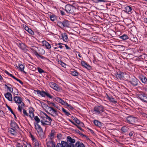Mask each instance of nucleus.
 Masks as SVG:
<instances>
[{"instance_id": "22", "label": "nucleus", "mask_w": 147, "mask_h": 147, "mask_svg": "<svg viewBox=\"0 0 147 147\" xmlns=\"http://www.w3.org/2000/svg\"><path fill=\"white\" fill-rule=\"evenodd\" d=\"M42 44L43 46L45 47L47 49H50L51 47V45L46 41H43Z\"/></svg>"}, {"instance_id": "60", "label": "nucleus", "mask_w": 147, "mask_h": 147, "mask_svg": "<svg viewBox=\"0 0 147 147\" xmlns=\"http://www.w3.org/2000/svg\"><path fill=\"white\" fill-rule=\"evenodd\" d=\"M133 39L134 40H132L135 42H137L138 41V40L136 37H134Z\"/></svg>"}, {"instance_id": "14", "label": "nucleus", "mask_w": 147, "mask_h": 147, "mask_svg": "<svg viewBox=\"0 0 147 147\" xmlns=\"http://www.w3.org/2000/svg\"><path fill=\"white\" fill-rule=\"evenodd\" d=\"M59 34L61 36V37H62V38L63 39V41L65 42H67L68 41L67 36L66 33H64L61 34L59 33Z\"/></svg>"}, {"instance_id": "4", "label": "nucleus", "mask_w": 147, "mask_h": 147, "mask_svg": "<svg viewBox=\"0 0 147 147\" xmlns=\"http://www.w3.org/2000/svg\"><path fill=\"white\" fill-rule=\"evenodd\" d=\"M75 142V140L72 138L71 137L68 136L67 137V142L66 146L67 147H74L73 144Z\"/></svg>"}, {"instance_id": "30", "label": "nucleus", "mask_w": 147, "mask_h": 147, "mask_svg": "<svg viewBox=\"0 0 147 147\" xmlns=\"http://www.w3.org/2000/svg\"><path fill=\"white\" fill-rule=\"evenodd\" d=\"M132 10L131 8V7L127 6L125 8V10L124 11L127 13H129Z\"/></svg>"}, {"instance_id": "40", "label": "nucleus", "mask_w": 147, "mask_h": 147, "mask_svg": "<svg viewBox=\"0 0 147 147\" xmlns=\"http://www.w3.org/2000/svg\"><path fill=\"white\" fill-rule=\"evenodd\" d=\"M11 126L14 128L17 127V124L14 122H12L11 124Z\"/></svg>"}, {"instance_id": "17", "label": "nucleus", "mask_w": 147, "mask_h": 147, "mask_svg": "<svg viewBox=\"0 0 147 147\" xmlns=\"http://www.w3.org/2000/svg\"><path fill=\"white\" fill-rule=\"evenodd\" d=\"M5 97L9 101L12 100V97L11 94L9 92L5 94Z\"/></svg>"}, {"instance_id": "47", "label": "nucleus", "mask_w": 147, "mask_h": 147, "mask_svg": "<svg viewBox=\"0 0 147 147\" xmlns=\"http://www.w3.org/2000/svg\"><path fill=\"white\" fill-rule=\"evenodd\" d=\"M57 137L59 140H60L61 139L62 135L61 134H57Z\"/></svg>"}, {"instance_id": "13", "label": "nucleus", "mask_w": 147, "mask_h": 147, "mask_svg": "<svg viewBox=\"0 0 147 147\" xmlns=\"http://www.w3.org/2000/svg\"><path fill=\"white\" fill-rule=\"evenodd\" d=\"M140 99L143 101L147 102V95L144 94H140L139 96Z\"/></svg>"}, {"instance_id": "44", "label": "nucleus", "mask_w": 147, "mask_h": 147, "mask_svg": "<svg viewBox=\"0 0 147 147\" xmlns=\"http://www.w3.org/2000/svg\"><path fill=\"white\" fill-rule=\"evenodd\" d=\"M34 119L35 121L36 122V123L38 124V123L40 121V119L37 116H35L34 118Z\"/></svg>"}, {"instance_id": "35", "label": "nucleus", "mask_w": 147, "mask_h": 147, "mask_svg": "<svg viewBox=\"0 0 147 147\" xmlns=\"http://www.w3.org/2000/svg\"><path fill=\"white\" fill-rule=\"evenodd\" d=\"M71 74L74 76H77L79 74L78 73L76 70L71 71Z\"/></svg>"}, {"instance_id": "8", "label": "nucleus", "mask_w": 147, "mask_h": 147, "mask_svg": "<svg viewBox=\"0 0 147 147\" xmlns=\"http://www.w3.org/2000/svg\"><path fill=\"white\" fill-rule=\"evenodd\" d=\"M129 82L133 86H137L138 84V80L134 77H132L131 78Z\"/></svg>"}, {"instance_id": "18", "label": "nucleus", "mask_w": 147, "mask_h": 147, "mask_svg": "<svg viewBox=\"0 0 147 147\" xmlns=\"http://www.w3.org/2000/svg\"><path fill=\"white\" fill-rule=\"evenodd\" d=\"M55 135V131L54 129H53L51 131L50 135L49 136V139L52 140L54 138Z\"/></svg>"}, {"instance_id": "23", "label": "nucleus", "mask_w": 147, "mask_h": 147, "mask_svg": "<svg viewBox=\"0 0 147 147\" xmlns=\"http://www.w3.org/2000/svg\"><path fill=\"white\" fill-rule=\"evenodd\" d=\"M82 65L85 68L87 69H90L91 68L90 66L87 63L84 61H82L81 62Z\"/></svg>"}, {"instance_id": "9", "label": "nucleus", "mask_w": 147, "mask_h": 147, "mask_svg": "<svg viewBox=\"0 0 147 147\" xmlns=\"http://www.w3.org/2000/svg\"><path fill=\"white\" fill-rule=\"evenodd\" d=\"M42 107L43 108H45L49 110L50 113H55V110L52 107H49L46 104L43 103L42 104Z\"/></svg>"}, {"instance_id": "11", "label": "nucleus", "mask_w": 147, "mask_h": 147, "mask_svg": "<svg viewBox=\"0 0 147 147\" xmlns=\"http://www.w3.org/2000/svg\"><path fill=\"white\" fill-rule=\"evenodd\" d=\"M56 9H57V14L59 15L61 14L62 15H65L64 12L63 11V8L61 7L57 6H56Z\"/></svg>"}, {"instance_id": "53", "label": "nucleus", "mask_w": 147, "mask_h": 147, "mask_svg": "<svg viewBox=\"0 0 147 147\" xmlns=\"http://www.w3.org/2000/svg\"><path fill=\"white\" fill-rule=\"evenodd\" d=\"M50 18L51 19V20L52 21H54L55 20V18L53 16H50Z\"/></svg>"}, {"instance_id": "58", "label": "nucleus", "mask_w": 147, "mask_h": 147, "mask_svg": "<svg viewBox=\"0 0 147 147\" xmlns=\"http://www.w3.org/2000/svg\"><path fill=\"white\" fill-rule=\"evenodd\" d=\"M63 45H65V46L67 49H70V48L67 45L64 44H63Z\"/></svg>"}, {"instance_id": "57", "label": "nucleus", "mask_w": 147, "mask_h": 147, "mask_svg": "<svg viewBox=\"0 0 147 147\" xmlns=\"http://www.w3.org/2000/svg\"><path fill=\"white\" fill-rule=\"evenodd\" d=\"M0 115H4L5 113L2 111L0 110Z\"/></svg>"}, {"instance_id": "15", "label": "nucleus", "mask_w": 147, "mask_h": 147, "mask_svg": "<svg viewBox=\"0 0 147 147\" xmlns=\"http://www.w3.org/2000/svg\"><path fill=\"white\" fill-rule=\"evenodd\" d=\"M139 78L143 83L144 84L147 83V79L145 77L142 75H140L139 76Z\"/></svg>"}, {"instance_id": "20", "label": "nucleus", "mask_w": 147, "mask_h": 147, "mask_svg": "<svg viewBox=\"0 0 147 147\" xmlns=\"http://www.w3.org/2000/svg\"><path fill=\"white\" fill-rule=\"evenodd\" d=\"M66 144L65 141H62L61 143H59L57 144L56 147H67L66 146Z\"/></svg>"}, {"instance_id": "56", "label": "nucleus", "mask_w": 147, "mask_h": 147, "mask_svg": "<svg viewBox=\"0 0 147 147\" xmlns=\"http://www.w3.org/2000/svg\"><path fill=\"white\" fill-rule=\"evenodd\" d=\"M23 27L24 28L26 31H27L28 30L29 28L26 25H24Z\"/></svg>"}, {"instance_id": "2", "label": "nucleus", "mask_w": 147, "mask_h": 147, "mask_svg": "<svg viewBox=\"0 0 147 147\" xmlns=\"http://www.w3.org/2000/svg\"><path fill=\"white\" fill-rule=\"evenodd\" d=\"M45 116H42L40 117V121L43 125H49L51 121V118L48 116L46 114H44Z\"/></svg>"}, {"instance_id": "43", "label": "nucleus", "mask_w": 147, "mask_h": 147, "mask_svg": "<svg viewBox=\"0 0 147 147\" xmlns=\"http://www.w3.org/2000/svg\"><path fill=\"white\" fill-rule=\"evenodd\" d=\"M62 111L65 113V114L67 115V116H69V115H70V113L68 112L65 109H64L63 108L62 109Z\"/></svg>"}, {"instance_id": "41", "label": "nucleus", "mask_w": 147, "mask_h": 147, "mask_svg": "<svg viewBox=\"0 0 147 147\" xmlns=\"http://www.w3.org/2000/svg\"><path fill=\"white\" fill-rule=\"evenodd\" d=\"M49 85L50 86L54 89H55V84L53 82H50L49 83Z\"/></svg>"}, {"instance_id": "7", "label": "nucleus", "mask_w": 147, "mask_h": 147, "mask_svg": "<svg viewBox=\"0 0 147 147\" xmlns=\"http://www.w3.org/2000/svg\"><path fill=\"white\" fill-rule=\"evenodd\" d=\"M126 119L127 122L131 124H134L137 121L136 118L131 116L127 117Z\"/></svg>"}, {"instance_id": "37", "label": "nucleus", "mask_w": 147, "mask_h": 147, "mask_svg": "<svg viewBox=\"0 0 147 147\" xmlns=\"http://www.w3.org/2000/svg\"><path fill=\"white\" fill-rule=\"evenodd\" d=\"M19 68L20 70L23 71L24 72L26 73L23 70L24 69V66L21 63L19 64Z\"/></svg>"}, {"instance_id": "46", "label": "nucleus", "mask_w": 147, "mask_h": 147, "mask_svg": "<svg viewBox=\"0 0 147 147\" xmlns=\"http://www.w3.org/2000/svg\"><path fill=\"white\" fill-rule=\"evenodd\" d=\"M8 109L11 112V113L13 114L14 115H15V114L14 113L13 111L7 105H6Z\"/></svg>"}, {"instance_id": "34", "label": "nucleus", "mask_w": 147, "mask_h": 147, "mask_svg": "<svg viewBox=\"0 0 147 147\" xmlns=\"http://www.w3.org/2000/svg\"><path fill=\"white\" fill-rule=\"evenodd\" d=\"M119 38L121 39H122L123 40H125L128 39L129 38L125 34H124L123 35L120 36V37H119Z\"/></svg>"}, {"instance_id": "24", "label": "nucleus", "mask_w": 147, "mask_h": 147, "mask_svg": "<svg viewBox=\"0 0 147 147\" xmlns=\"http://www.w3.org/2000/svg\"><path fill=\"white\" fill-rule=\"evenodd\" d=\"M107 99L111 102L114 104L117 103V101L115 100V98L113 97L112 96H109L108 95H107Z\"/></svg>"}, {"instance_id": "21", "label": "nucleus", "mask_w": 147, "mask_h": 147, "mask_svg": "<svg viewBox=\"0 0 147 147\" xmlns=\"http://www.w3.org/2000/svg\"><path fill=\"white\" fill-rule=\"evenodd\" d=\"M124 74L123 73H121L120 74H118L117 73L115 74L116 77L119 79H121L123 78L124 77L123 75Z\"/></svg>"}, {"instance_id": "50", "label": "nucleus", "mask_w": 147, "mask_h": 147, "mask_svg": "<svg viewBox=\"0 0 147 147\" xmlns=\"http://www.w3.org/2000/svg\"><path fill=\"white\" fill-rule=\"evenodd\" d=\"M93 1L95 3H98L99 2H105L104 0H93Z\"/></svg>"}, {"instance_id": "38", "label": "nucleus", "mask_w": 147, "mask_h": 147, "mask_svg": "<svg viewBox=\"0 0 147 147\" xmlns=\"http://www.w3.org/2000/svg\"><path fill=\"white\" fill-rule=\"evenodd\" d=\"M5 87H6L7 89L8 90H9L10 92H12L13 91V89L11 88L9 86H7V85L6 84H5Z\"/></svg>"}, {"instance_id": "27", "label": "nucleus", "mask_w": 147, "mask_h": 147, "mask_svg": "<svg viewBox=\"0 0 147 147\" xmlns=\"http://www.w3.org/2000/svg\"><path fill=\"white\" fill-rule=\"evenodd\" d=\"M33 143L35 147H41L40 143L37 140H35L34 141H33Z\"/></svg>"}, {"instance_id": "48", "label": "nucleus", "mask_w": 147, "mask_h": 147, "mask_svg": "<svg viewBox=\"0 0 147 147\" xmlns=\"http://www.w3.org/2000/svg\"><path fill=\"white\" fill-rule=\"evenodd\" d=\"M24 146L25 147H32L30 144L27 143H26L24 144Z\"/></svg>"}, {"instance_id": "64", "label": "nucleus", "mask_w": 147, "mask_h": 147, "mask_svg": "<svg viewBox=\"0 0 147 147\" xmlns=\"http://www.w3.org/2000/svg\"><path fill=\"white\" fill-rule=\"evenodd\" d=\"M60 37V35L56 34V38L59 39V38H61Z\"/></svg>"}, {"instance_id": "33", "label": "nucleus", "mask_w": 147, "mask_h": 147, "mask_svg": "<svg viewBox=\"0 0 147 147\" xmlns=\"http://www.w3.org/2000/svg\"><path fill=\"white\" fill-rule=\"evenodd\" d=\"M63 44L59 43L58 44H56V50L57 49L60 48L61 49L63 48V46L61 45Z\"/></svg>"}, {"instance_id": "28", "label": "nucleus", "mask_w": 147, "mask_h": 147, "mask_svg": "<svg viewBox=\"0 0 147 147\" xmlns=\"http://www.w3.org/2000/svg\"><path fill=\"white\" fill-rule=\"evenodd\" d=\"M9 132L13 135L15 136L16 135V132L14 128H11L9 129Z\"/></svg>"}, {"instance_id": "12", "label": "nucleus", "mask_w": 147, "mask_h": 147, "mask_svg": "<svg viewBox=\"0 0 147 147\" xmlns=\"http://www.w3.org/2000/svg\"><path fill=\"white\" fill-rule=\"evenodd\" d=\"M61 18L58 16H56V24L57 23V25L61 28H63V22H62L60 20Z\"/></svg>"}, {"instance_id": "5", "label": "nucleus", "mask_w": 147, "mask_h": 147, "mask_svg": "<svg viewBox=\"0 0 147 147\" xmlns=\"http://www.w3.org/2000/svg\"><path fill=\"white\" fill-rule=\"evenodd\" d=\"M35 128L37 130V132L39 133L40 138H43L44 137V133L41 127L38 123L35 124Z\"/></svg>"}, {"instance_id": "31", "label": "nucleus", "mask_w": 147, "mask_h": 147, "mask_svg": "<svg viewBox=\"0 0 147 147\" xmlns=\"http://www.w3.org/2000/svg\"><path fill=\"white\" fill-rule=\"evenodd\" d=\"M29 116L30 117H33L34 116V113H33V109L32 108H29Z\"/></svg>"}, {"instance_id": "52", "label": "nucleus", "mask_w": 147, "mask_h": 147, "mask_svg": "<svg viewBox=\"0 0 147 147\" xmlns=\"http://www.w3.org/2000/svg\"><path fill=\"white\" fill-rule=\"evenodd\" d=\"M74 120L78 124L80 123V121L77 118H76Z\"/></svg>"}, {"instance_id": "61", "label": "nucleus", "mask_w": 147, "mask_h": 147, "mask_svg": "<svg viewBox=\"0 0 147 147\" xmlns=\"http://www.w3.org/2000/svg\"><path fill=\"white\" fill-rule=\"evenodd\" d=\"M31 138H32V140H33V141H35V140H36L35 138L34 137V136L33 135H31Z\"/></svg>"}, {"instance_id": "3", "label": "nucleus", "mask_w": 147, "mask_h": 147, "mask_svg": "<svg viewBox=\"0 0 147 147\" xmlns=\"http://www.w3.org/2000/svg\"><path fill=\"white\" fill-rule=\"evenodd\" d=\"M76 10V7L72 5L67 4L65 6V10L67 13H73Z\"/></svg>"}, {"instance_id": "25", "label": "nucleus", "mask_w": 147, "mask_h": 147, "mask_svg": "<svg viewBox=\"0 0 147 147\" xmlns=\"http://www.w3.org/2000/svg\"><path fill=\"white\" fill-rule=\"evenodd\" d=\"M18 47L22 49L25 51L26 49V46L23 43H19L18 45Z\"/></svg>"}, {"instance_id": "45", "label": "nucleus", "mask_w": 147, "mask_h": 147, "mask_svg": "<svg viewBox=\"0 0 147 147\" xmlns=\"http://www.w3.org/2000/svg\"><path fill=\"white\" fill-rule=\"evenodd\" d=\"M61 90V88L59 87L58 85L56 84V91H60Z\"/></svg>"}, {"instance_id": "36", "label": "nucleus", "mask_w": 147, "mask_h": 147, "mask_svg": "<svg viewBox=\"0 0 147 147\" xmlns=\"http://www.w3.org/2000/svg\"><path fill=\"white\" fill-rule=\"evenodd\" d=\"M63 27H68L69 26V22L67 20H65L63 22Z\"/></svg>"}, {"instance_id": "39", "label": "nucleus", "mask_w": 147, "mask_h": 147, "mask_svg": "<svg viewBox=\"0 0 147 147\" xmlns=\"http://www.w3.org/2000/svg\"><path fill=\"white\" fill-rule=\"evenodd\" d=\"M66 104L65 105L67 106L69 109L72 110L74 108L70 105L68 104L66 102Z\"/></svg>"}, {"instance_id": "49", "label": "nucleus", "mask_w": 147, "mask_h": 147, "mask_svg": "<svg viewBox=\"0 0 147 147\" xmlns=\"http://www.w3.org/2000/svg\"><path fill=\"white\" fill-rule=\"evenodd\" d=\"M30 34H34V32L31 29L29 28L27 31Z\"/></svg>"}, {"instance_id": "1", "label": "nucleus", "mask_w": 147, "mask_h": 147, "mask_svg": "<svg viewBox=\"0 0 147 147\" xmlns=\"http://www.w3.org/2000/svg\"><path fill=\"white\" fill-rule=\"evenodd\" d=\"M14 101L16 103L19 104L18 110L20 112L22 111V109L24 106V104L22 102V99L18 96H15L14 98Z\"/></svg>"}, {"instance_id": "62", "label": "nucleus", "mask_w": 147, "mask_h": 147, "mask_svg": "<svg viewBox=\"0 0 147 147\" xmlns=\"http://www.w3.org/2000/svg\"><path fill=\"white\" fill-rule=\"evenodd\" d=\"M16 80L17 81H18L19 82H20L21 84H23V82H22V81H21L20 80H19V79H18V78H17V79H16Z\"/></svg>"}, {"instance_id": "6", "label": "nucleus", "mask_w": 147, "mask_h": 147, "mask_svg": "<svg viewBox=\"0 0 147 147\" xmlns=\"http://www.w3.org/2000/svg\"><path fill=\"white\" fill-rule=\"evenodd\" d=\"M94 112L97 115L100 114L101 112H104V107L102 106H96L94 108Z\"/></svg>"}, {"instance_id": "55", "label": "nucleus", "mask_w": 147, "mask_h": 147, "mask_svg": "<svg viewBox=\"0 0 147 147\" xmlns=\"http://www.w3.org/2000/svg\"><path fill=\"white\" fill-rule=\"evenodd\" d=\"M38 72L40 73H42L44 72L43 70L42 69L40 68H38Z\"/></svg>"}, {"instance_id": "59", "label": "nucleus", "mask_w": 147, "mask_h": 147, "mask_svg": "<svg viewBox=\"0 0 147 147\" xmlns=\"http://www.w3.org/2000/svg\"><path fill=\"white\" fill-rule=\"evenodd\" d=\"M16 147H23L22 145L20 143H18Z\"/></svg>"}, {"instance_id": "16", "label": "nucleus", "mask_w": 147, "mask_h": 147, "mask_svg": "<svg viewBox=\"0 0 147 147\" xmlns=\"http://www.w3.org/2000/svg\"><path fill=\"white\" fill-rule=\"evenodd\" d=\"M47 147H55V144L52 141L48 142L47 143Z\"/></svg>"}, {"instance_id": "51", "label": "nucleus", "mask_w": 147, "mask_h": 147, "mask_svg": "<svg viewBox=\"0 0 147 147\" xmlns=\"http://www.w3.org/2000/svg\"><path fill=\"white\" fill-rule=\"evenodd\" d=\"M145 55H146L144 54L141 55L139 56V57L140 58H141L143 59H144L145 58Z\"/></svg>"}, {"instance_id": "42", "label": "nucleus", "mask_w": 147, "mask_h": 147, "mask_svg": "<svg viewBox=\"0 0 147 147\" xmlns=\"http://www.w3.org/2000/svg\"><path fill=\"white\" fill-rule=\"evenodd\" d=\"M39 53L41 54H44L45 53V51L42 49L40 48L39 49Z\"/></svg>"}, {"instance_id": "32", "label": "nucleus", "mask_w": 147, "mask_h": 147, "mask_svg": "<svg viewBox=\"0 0 147 147\" xmlns=\"http://www.w3.org/2000/svg\"><path fill=\"white\" fill-rule=\"evenodd\" d=\"M57 61L58 62V64L61 65L63 67H65L66 65V64L61 61H59V60L58 59H57Z\"/></svg>"}, {"instance_id": "54", "label": "nucleus", "mask_w": 147, "mask_h": 147, "mask_svg": "<svg viewBox=\"0 0 147 147\" xmlns=\"http://www.w3.org/2000/svg\"><path fill=\"white\" fill-rule=\"evenodd\" d=\"M23 113L24 115L27 116H28V114L27 113L25 109H24L23 110Z\"/></svg>"}, {"instance_id": "26", "label": "nucleus", "mask_w": 147, "mask_h": 147, "mask_svg": "<svg viewBox=\"0 0 147 147\" xmlns=\"http://www.w3.org/2000/svg\"><path fill=\"white\" fill-rule=\"evenodd\" d=\"M94 123L95 125L99 127L102 126V123L97 120H94Z\"/></svg>"}, {"instance_id": "19", "label": "nucleus", "mask_w": 147, "mask_h": 147, "mask_svg": "<svg viewBox=\"0 0 147 147\" xmlns=\"http://www.w3.org/2000/svg\"><path fill=\"white\" fill-rule=\"evenodd\" d=\"M56 101L61 104L62 105H65L66 104V102H65L64 100L59 97H56Z\"/></svg>"}, {"instance_id": "63", "label": "nucleus", "mask_w": 147, "mask_h": 147, "mask_svg": "<svg viewBox=\"0 0 147 147\" xmlns=\"http://www.w3.org/2000/svg\"><path fill=\"white\" fill-rule=\"evenodd\" d=\"M35 55L37 56H39V57H42V56L40 55H39L38 54L37 52H35Z\"/></svg>"}, {"instance_id": "29", "label": "nucleus", "mask_w": 147, "mask_h": 147, "mask_svg": "<svg viewBox=\"0 0 147 147\" xmlns=\"http://www.w3.org/2000/svg\"><path fill=\"white\" fill-rule=\"evenodd\" d=\"M121 131L125 133L127 132L129 129V128L125 126H123L121 128Z\"/></svg>"}, {"instance_id": "10", "label": "nucleus", "mask_w": 147, "mask_h": 147, "mask_svg": "<svg viewBox=\"0 0 147 147\" xmlns=\"http://www.w3.org/2000/svg\"><path fill=\"white\" fill-rule=\"evenodd\" d=\"M37 92L38 94H39L42 97H45L46 96H47L50 98H52V96L47 92H45L43 91H41L39 90H37Z\"/></svg>"}]
</instances>
